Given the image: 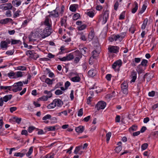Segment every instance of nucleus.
Returning <instances> with one entry per match:
<instances>
[{"label": "nucleus", "instance_id": "1", "mask_svg": "<svg viewBox=\"0 0 158 158\" xmlns=\"http://www.w3.org/2000/svg\"><path fill=\"white\" fill-rule=\"evenodd\" d=\"M41 32L42 29L40 28H37L34 32H32L29 36V41H35V40L34 38L41 37Z\"/></svg>", "mask_w": 158, "mask_h": 158}, {"label": "nucleus", "instance_id": "2", "mask_svg": "<svg viewBox=\"0 0 158 158\" xmlns=\"http://www.w3.org/2000/svg\"><path fill=\"white\" fill-rule=\"evenodd\" d=\"M52 29L49 27H47L45 29L42 31L41 35V38H44L46 37L49 36L51 33Z\"/></svg>", "mask_w": 158, "mask_h": 158}, {"label": "nucleus", "instance_id": "3", "mask_svg": "<svg viewBox=\"0 0 158 158\" xmlns=\"http://www.w3.org/2000/svg\"><path fill=\"white\" fill-rule=\"evenodd\" d=\"M23 85V83L21 81H19L14 83L13 85V92H16L20 91L22 89V87Z\"/></svg>", "mask_w": 158, "mask_h": 158}, {"label": "nucleus", "instance_id": "4", "mask_svg": "<svg viewBox=\"0 0 158 158\" xmlns=\"http://www.w3.org/2000/svg\"><path fill=\"white\" fill-rule=\"evenodd\" d=\"M10 40L9 39H6L5 40H2L1 41L0 44V47L1 48L6 50L8 47V45L10 43Z\"/></svg>", "mask_w": 158, "mask_h": 158}, {"label": "nucleus", "instance_id": "5", "mask_svg": "<svg viewBox=\"0 0 158 158\" xmlns=\"http://www.w3.org/2000/svg\"><path fill=\"white\" fill-rule=\"evenodd\" d=\"M12 97V95L11 94L6 95L3 98H0V106H3V102H6L8 101L11 99Z\"/></svg>", "mask_w": 158, "mask_h": 158}, {"label": "nucleus", "instance_id": "6", "mask_svg": "<svg viewBox=\"0 0 158 158\" xmlns=\"http://www.w3.org/2000/svg\"><path fill=\"white\" fill-rule=\"evenodd\" d=\"M13 7L11 3H6L0 5V9L2 10H11Z\"/></svg>", "mask_w": 158, "mask_h": 158}, {"label": "nucleus", "instance_id": "7", "mask_svg": "<svg viewBox=\"0 0 158 158\" xmlns=\"http://www.w3.org/2000/svg\"><path fill=\"white\" fill-rule=\"evenodd\" d=\"M27 55H29L30 57L35 60H36L39 57V55L35 53L33 50H28L26 52Z\"/></svg>", "mask_w": 158, "mask_h": 158}, {"label": "nucleus", "instance_id": "8", "mask_svg": "<svg viewBox=\"0 0 158 158\" xmlns=\"http://www.w3.org/2000/svg\"><path fill=\"white\" fill-rule=\"evenodd\" d=\"M122 62L120 60L115 62L112 65V68L115 70L118 71L119 69L122 65Z\"/></svg>", "mask_w": 158, "mask_h": 158}, {"label": "nucleus", "instance_id": "9", "mask_svg": "<svg viewBox=\"0 0 158 158\" xmlns=\"http://www.w3.org/2000/svg\"><path fill=\"white\" fill-rule=\"evenodd\" d=\"M106 103L103 101H101L99 102L97 104L95 108L98 110H99L100 109H103L106 106Z\"/></svg>", "mask_w": 158, "mask_h": 158}, {"label": "nucleus", "instance_id": "10", "mask_svg": "<svg viewBox=\"0 0 158 158\" xmlns=\"http://www.w3.org/2000/svg\"><path fill=\"white\" fill-rule=\"evenodd\" d=\"M76 24L78 26L77 28L78 30L80 31L85 29L87 27V25L86 24H83L82 22L80 21H77Z\"/></svg>", "mask_w": 158, "mask_h": 158}, {"label": "nucleus", "instance_id": "11", "mask_svg": "<svg viewBox=\"0 0 158 158\" xmlns=\"http://www.w3.org/2000/svg\"><path fill=\"white\" fill-rule=\"evenodd\" d=\"M33 151V147H31L29 149V151L27 152L26 153L27 151L26 149H24L22 150L21 153L22 154V155L23 156L25 154H26V156L28 157L31 155Z\"/></svg>", "mask_w": 158, "mask_h": 158}, {"label": "nucleus", "instance_id": "12", "mask_svg": "<svg viewBox=\"0 0 158 158\" xmlns=\"http://www.w3.org/2000/svg\"><path fill=\"white\" fill-rule=\"evenodd\" d=\"M121 88L123 94H127L128 92V84L127 82H124L121 85Z\"/></svg>", "mask_w": 158, "mask_h": 158}, {"label": "nucleus", "instance_id": "13", "mask_svg": "<svg viewBox=\"0 0 158 158\" xmlns=\"http://www.w3.org/2000/svg\"><path fill=\"white\" fill-rule=\"evenodd\" d=\"M109 51L112 53H117L118 52L119 47L117 46H110L108 48Z\"/></svg>", "mask_w": 158, "mask_h": 158}, {"label": "nucleus", "instance_id": "14", "mask_svg": "<svg viewBox=\"0 0 158 158\" xmlns=\"http://www.w3.org/2000/svg\"><path fill=\"white\" fill-rule=\"evenodd\" d=\"M58 8L56 7V9L51 12H48L49 15L48 16L50 17H53L54 18H57L59 17V14L58 12L57 11Z\"/></svg>", "mask_w": 158, "mask_h": 158}, {"label": "nucleus", "instance_id": "15", "mask_svg": "<svg viewBox=\"0 0 158 158\" xmlns=\"http://www.w3.org/2000/svg\"><path fill=\"white\" fill-rule=\"evenodd\" d=\"M50 18L48 15L46 17L44 22V24L45 25L47 26V27H49L51 28L52 22Z\"/></svg>", "mask_w": 158, "mask_h": 158}, {"label": "nucleus", "instance_id": "16", "mask_svg": "<svg viewBox=\"0 0 158 158\" xmlns=\"http://www.w3.org/2000/svg\"><path fill=\"white\" fill-rule=\"evenodd\" d=\"M67 17L64 16L63 18L61 19L60 24L61 26H64L65 27L67 24Z\"/></svg>", "mask_w": 158, "mask_h": 158}, {"label": "nucleus", "instance_id": "17", "mask_svg": "<svg viewBox=\"0 0 158 158\" xmlns=\"http://www.w3.org/2000/svg\"><path fill=\"white\" fill-rule=\"evenodd\" d=\"M109 17V13L107 11H106L104 12V15L103 16L102 23L103 24H105L107 22V19Z\"/></svg>", "mask_w": 158, "mask_h": 158}, {"label": "nucleus", "instance_id": "18", "mask_svg": "<svg viewBox=\"0 0 158 158\" xmlns=\"http://www.w3.org/2000/svg\"><path fill=\"white\" fill-rule=\"evenodd\" d=\"M75 53L77 54L78 56V57H76L74 59V62L75 63H77L79 61L80 59L82 57V56L81 53L79 52L76 51L75 52Z\"/></svg>", "mask_w": 158, "mask_h": 158}, {"label": "nucleus", "instance_id": "19", "mask_svg": "<svg viewBox=\"0 0 158 158\" xmlns=\"http://www.w3.org/2000/svg\"><path fill=\"white\" fill-rule=\"evenodd\" d=\"M137 73L134 71H133L131 73V79L130 81L131 83L134 82L136 79Z\"/></svg>", "mask_w": 158, "mask_h": 158}, {"label": "nucleus", "instance_id": "20", "mask_svg": "<svg viewBox=\"0 0 158 158\" xmlns=\"http://www.w3.org/2000/svg\"><path fill=\"white\" fill-rule=\"evenodd\" d=\"M99 53V51H97L96 50L93 51L92 52V56L90 58V59H92L96 58L98 56Z\"/></svg>", "mask_w": 158, "mask_h": 158}, {"label": "nucleus", "instance_id": "21", "mask_svg": "<svg viewBox=\"0 0 158 158\" xmlns=\"http://www.w3.org/2000/svg\"><path fill=\"white\" fill-rule=\"evenodd\" d=\"M123 37H124L122 35H116L114 36L113 38L115 41L118 40L120 42L122 40Z\"/></svg>", "mask_w": 158, "mask_h": 158}, {"label": "nucleus", "instance_id": "22", "mask_svg": "<svg viewBox=\"0 0 158 158\" xmlns=\"http://www.w3.org/2000/svg\"><path fill=\"white\" fill-rule=\"evenodd\" d=\"M56 106L58 107L61 106L63 104L62 102L59 99H55L54 100Z\"/></svg>", "mask_w": 158, "mask_h": 158}, {"label": "nucleus", "instance_id": "23", "mask_svg": "<svg viewBox=\"0 0 158 158\" xmlns=\"http://www.w3.org/2000/svg\"><path fill=\"white\" fill-rule=\"evenodd\" d=\"M12 3L14 6L18 7L21 4V1L20 0H13Z\"/></svg>", "mask_w": 158, "mask_h": 158}, {"label": "nucleus", "instance_id": "24", "mask_svg": "<svg viewBox=\"0 0 158 158\" xmlns=\"http://www.w3.org/2000/svg\"><path fill=\"white\" fill-rule=\"evenodd\" d=\"M78 5L74 4L70 6L69 9L72 12H75L77 10V9L78 8Z\"/></svg>", "mask_w": 158, "mask_h": 158}, {"label": "nucleus", "instance_id": "25", "mask_svg": "<svg viewBox=\"0 0 158 158\" xmlns=\"http://www.w3.org/2000/svg\"><path fill=\"white\" fill-rule=\"evenodd\" d=\"M97 73L96 70L94 69H91L89 71L88 74L89 75L90 77H93Z\"/></svg>", "mask_w": 158, "mask_h": 158}, {"label": "nucleus", "instance_id": "26", "mask_svg": "<svg viewBox=\"0 0 158 158\" xmlns=\"http://www.w3.org/2000/svg\"><path fill=\"white\" fill-rule=\"evenodd\" d=\"M84 130V127L82 126H80L76 128V131L79 133H82Z\"/></svg>", "mask_w": 158, "mask_h": 158}, {"label": "nucleus", "instance_id": "27", "mask_svg": "<svg viewBox=\"0 0 158 158\" xmlns=\"http://www.w3.org/2000/svg\"><path fill=\"white\" fill-rule=\"evenodd\" d=\"M94 32L92 31H91L90 33H89L88 37V40L90 41H91L94 38Z\"/></svg>", "mask_w": 158, "mask_h": 158}, {"label": "nucleus", "instance_id": "28", "mask_svg": "<svg viewBox=\"0 0 158 158\" xmlns=\"http://www.w3.org/2000/svg\"><path fill=\"white\" fill-rule=\"evenodd\" d=\"M15 76L14 77V78L21 77L23 76L24 73L21 71H17L15 72Z\"/></svg>", "mask_w": 158, "mask_h": 158}, {"label": "nucleus", "instance_id": "29", "mask_svg": "<svg viewBox=\"0 0 158 158\" xmlns=\"http://www.w3.org/2000/svg\"><path fill=\"white\" fill-rule=\"evenodd\" d=\"M115 92L114 91H113L111 94H107L105 98L107 99H110L114 97L115 96Z\"/></svg>", "mask_w": 158, "mask_h": 158}, {"label": "nucleus", "instance_id": "30", "mask_svg": "<svg viewBox=\"0 0 158 158\" xmlns=\"http://www.w3.org/2000/svg\"><path fill=\"white\" fill-rule=\"evenodd\" d=\"M56 106V104H55V102L53 100L52 103L47 106V107L48 109H50L54 108Z\"/></svg>", "mask_w": 158, "mask_h": 158}, {"label": "nucleus", "instance_id": "31", "mask_svg": "<svg viewBox=\"0 0 158 158\" xmlns=\"http://www.w3.org/2000/svg\"><path fill=\"white\" fill-rule=\"evenodd\" d=\"M52 90L50 91H48L47 90H45L44 91V93L45 94H47L46 96L48 98H50L52 96Z\"/></svg>", "mask_w": 158, "mask_h": 158}, {"label": "nucleus", "instance_id": "32", "mask_svg": "<svg viewBox=\"0 0 158 158\" xmlns=\"http://www.w3.org/2000/svg\"><path fill=\"white\" fill-rule=\"evenodd\" d=\"M134 3L135 5V7L132 10L131 12L132 13H135L137 11L138 7V4L136 2H135Z\"/></svg>", "mask_w": 158, "mask_h": 158}, {"label": "nucleus", "instance_id": "33", "mask_svg": "<svg viewBox=\"0 0 158 158\" xmlns=\"http://www.w3.org/2000/svg\"><path fill=\"white\" fill-rule=\"evenodd\" d=\"M66 58L67 61L73 59L74 56L73 55L71 54L70 53L65 56Z\"/></svg>", "mask_w": 158, "mask_h": 158}, {"label": "nucleus", "instance_id": "34", "mask_svg": "<svg viewBox=\"0 0 158 158\" xmlns=\"http://www.w3.org/2000/svg\"><path fill=\"white\" fill-rule=\"evenodd\" d=\"M80 78L78 76H76L75 77H72L71 79V80L73 82H78L80 81Z\"/></svg>", "mask_w": 158, "mask_h": 158}, {"label": "nucleus", "instance_id": "35", "mask_svg": "<svg viewBox=\"0 0 158 158\" xmlns=\"http://www.w3.org/2000/svg\"><path fill=\"white\" fill-rule=\"evenodd\" d=\"M55 126H49L46 127L44 129L49 131H54L55 130Z\"/></svg>", "mask_w": 158, "mask_h": 158}, {"label": "nucleus", "instance_id": "36", "mask_svg": "<svg viewBox=\"0 0 158 158\" xmlns=\"http://www.w3.org/2000/svg\"><path fill=\"white\" fill-rule=\"evenodd\" d=\"M148 19H144V20L143 21V23L141 26V29H142L144 30L145 28V27L148 23Z\"/></svg>", "mask_w": 158, "mask_h": 158}, {"label": "nucleus", "instance_id": "37", "mask_svg": "<svg viewBox=\"0 0 158 158\" xmlns=\"http://www.w3.org/2000/svg\"><path fill=\"white\" fill-rule=\"evenodd\" d=\"M57 114L58 116H61L62 114H63L66 116L68 115V112L67 110H64L61 112L58 113Z\"/></svg>", "mask_w": 158, "mask_h": 158}, {"label": "nucleus", "instance_id": "38", "mask_svg": "<svg viewBox=\"0 0 158 158\" xmlns=\"http://www.w3.org/2000/svg\"><path fill=\"white\" fill-rule=\"evenodd\" d=\"M136 30V28L135 27L134 25H132L131 26V27L129 29V31L132 34H133L135 32Z\"/></svg>", "mask_w": 158, "mask_h": 158}, {"label": "nucleus", "instance_id": "39", "mask_svg": "<svg viewBox=\"0 0 158 158\" xmlns=\"http://www.w3.org/2000/svg\"><path fill=\"white\" fill-rule=\"evenodd\" d=\"M64 7L63 5H62L61 6L60 10L59 13V15H60L62 16L64 12Z\"/></svg>", "mask_w": 158, "mask_h": 158}, {"label": "nucleus", "instance_id": "40", "mask_svg": "<svg viewBox=\"0 0 158 158\" xmlns=\"http://www.w3.org/2000/svg\"><path fill=\"white\" fill-rule=\"evenodd\" d=\"M21 41L19 40H16L11 39V44H21Z\"/></svg>", "mask_w": 158, "mask_h": 158}, {"label": "nucleus", "instance_id": "41", "mask_svg": "<svg viewBox=\"0 0 158 158\" xmlns=\"http://www.w3.org/2000/svg\"><path fill=\"white\" fill-rule=\"evenodd\" d=\"M54 154L52 153V155L51 154H48L44 157H41L40 158H53Z\"/></svg>", "mask_w": 158, "mask_h": 158}, {"label": "nucleus", "instance_id": "42", "mask_svg": "<svg viewBox=\"0 0 158 158\" xmlns=\"http://www.w3.org/2000/svg\"><path fill=\"white\" fill-rule=\"evenodd\" d=\"M148 63V61L145 59H143L140 65L146 66L147 65V64Z\"/></svg>", "mask_w": 158, "mask_h": 158}, {"label": "nucleus", "instance_id": "43", "mask_svg": "<svg viewBox=\"0 0 158 158\" xmlns=\"http://www.w3.org/2000/svg\"><path fill=\"white\" fill-rule=\"evenodd\" d=\"M11 19L10 18H6L0 21V23L2 24H6L7 23L9 20H10Z\"/></svg>", "mask_w": 158, "mask_h": 158}, {"label": "nucleus", "instance_id": "44", "mask_svg": "<svg viewBox=\"0 0 158 158\" xmlns=\"http://www.w3.org/2000/svg\"><path fill=\"white\" fill-rule=\"evenodd\" d=\"M45 82L48 84L50 85L52 83V80L49 78H47L45 80Z\"/></svg>", "mask_w": 158, "mask_h": 158}, {"label": "nucleus", "instance_id": "45", "mask_svg": "<svg viewBox=\"0 0 158 158\" xmlns=\"http://www.w3.org/2000/svg\"><path fill=\"white\" fill-rule=\"evenodd\" d=\"M21 12V11L19 10H18L14 13V17L15 18H17L19 16V13Z\"/></svg>", "mask_w": 158, "mask_h": 158}, {"label": "nucleus", "instance_id": "46", "mask_svg": "<svg viewBox=\"0 0 158 158\" xmlns=\"http://www.w3.org/2000/svg\"><path fill=\"white\" fill-rule=\"evenodd\" d=\"M111 135V133L110 132H108V133L106 134V141L107 143H108L109 141Z\"/></svg>", "mask_w": 158, "mask_h": 158}, {"label": "nucleus", "instance_id": "47", "mask_svg": "<svg viewBox=\"0 0 158 158\" xmlns=\"http://www.w3.org/2000/svg\"><path fill=\"white\" fill-rule=\"evenodd\" d=\"M80 16V15L78 13H77L76 14H74L73 15V19L75 20H77L78 18H79Z\"/></svg>", "mask_w": 158, "mask_h": 158}, {"label": "nucleus", "instance_id": "48", "mask_svg": "<svg viewBox=\"0 0 158 158\" xmlns=\"http://www.w3.org/2000/svg\"><path fill=\"white\" fill-rule=\"evenodd\" d=\"M17 69L18 70L24 71L26 70V68L23 66H19L17 67Z\"/></svg>", "mask_w": 158, "mask_h": 158}, {"label": "nucleus", "instance_id": "49", "mask_svg": "<svg viewBox=\"0 0 158 158\" xmlns=\"http://www.w3.org/2000/svg\"><path fill=\"white\" fill-rule=\"evenodd\" d=\"M48 98L46 96H43L39 98V99L43 101H47Z\"/></svg>", "mask_w": 158, "mask_h": 158}, {"label": "nucleus", "instance_id": "50", "mask_svg": "<svg viewBox=\"0 0 158 158\" xmlns=\"http://www.w3.org/2000/svg\"><path fill=\"white\" fill-rule=\"evenodd\" d=\"M82 147L81 146H79L77 147L75 149L74 151V153L75 154H77L78 152L80 150V149Z\"/></svg>", "mask_w": 158, "mask_h": 158}, {"label": "nucleus", "instance_id": "51", "mask_svg": "<svg viewBox=\"0 0 158 158\" xmlns=\"http://www.w3.org/2000/svg\"><path fill=\"white\" fill-rule=\"evenodd\" d=\"M137 130V126L136 125H133L131 127L129 128V130L130 131H136Z\"/></svg>", "mask_w": 158, "mask_h": 158}, {"label": "nucleus", "instance_id": "52", "mask_svg": "<svg viewBox=\"0 0 158 158\" xmlns=\"http://www.w3.org/2000/svg\"><path fill=\"white\" fill-rule=\"evenodd\" d=\"M122 149V147L121 146H118L116 147L115 150V152L117 153L119 152Z\"/></svg>", "mask_w": 158, "mask_h": 158}, {"label": "nucleus", "instance_id": "53", "mask_svg": "<svg viewBox=\"0 0 158 158\" xmlns=\"http://www.w3.org/2000/svg\"><path fill=\"white\" fill-rule=\"evenodd\" d=\"M148 144L147 143H144L141 146V149L143 150H145L148 147Z\"/></svg>", "mask_w": 158, "mask_h": 158}, {"label": "nucleus", "instance_id": "54", "mask_svg": "<svg viewBox=\"0 0 158 158\" xmlns=\"http://www.w3.org/2000/svg\"><path fill=\"white\" fill-rule=\"evenodd\" d=\"M51 117V116L50 115L47 114L42 119L43 120H46L48 119H50Z\"/></svg>", "mask_w": 158, "mask_h": 158}, {"label": "nucleus", "instance_id": "55", "mask_svg": "<svg viewBox=\"0 0 158 158\" xmlns=\"http://www.w3.org/2000/svg\"><path fill=\"white\" fill-rule=\"evenodd\" d=\"M63 92L60 89H57L55 92V94L56 95H59L63 94Z\"/></svg>", "mask_w": 158, "mask_h": 158}, {"label": "nucleus", "instance_id": "56", "mask_svg": "<svg viewBox=\"0 0 158 158\" xmlns=\"http://www.w3.org/2000/svg\"><path fill=\"white\" fill-rule=\"evenodd\" d=\"M125 12L123 11L122 13L120 14L119 19H124L125 17Z\"/></svg>", "mask_w": 158, "mask_h": 158}, {"label": "nucleus", "instance_id": "57", "mask_svg": "<svg viewBox=\"0 0 158 158\" xmlns=\"http://www.w3.org/2000/svg\"><path fill=\"white\" fill-rule=\"evenodd\" d=\"M87 15L90 17H93L94 15V13L92 11H89L87 12Z\"/></svg>", "mask_w": 158, "mask_h": 158}, {"label": "nucleus", "instance_id": "58", "mask_svg": "<svg viewBox=\"0 0 158 158\" xmlns=\"http://www.w3.org/2000/svg\"><path fill=\"white\" fill-rule=\"evenodd\" d=\"M118 5L119 3L118 1H117L114 5V9L115 10H117Z\"/></svg>", "mask_w": 158, "mask_h": 158}, {"label": "nucleus", "instance_id": "59", "mask_svg": "<svg viewBox=\"0 0 158 158\" xmlns=\"http://www.w3.org/2000/svg\"><path fill=\"white\" fill-rule=\"evenodd\" d=\"M14 156H19L21 157H22L23 156L21 152L15 153L14 155Z\"/></svg>", "mask_w": 158, "mask_h": 158}, {"label": "nucleus", "instance_id": "60", "mask_svg": "<svg viewBox=\"0 0 158 158\" xmlns=\"http://www.w3.org/2000/svg\"><path fill=\"white\" fill-rule=\"evenodd\" d=\"M83 114V109H80L78 112L77 115L79 116H81Z\"/></svg>", "mask_w": 158, "mask_h": 158}, {"label": "nucleus", "instance_id": "61", "mask_svg": "<svg viewBox=\"0 0 158 158\" xmlns=\"http://www.w3.org/2000/svg\"><path fill=\"white\" fill-rule=\"evenodd\" d=\"M140 64H139L137 68V71L139 73H141L143 72V70L140 68Z\"/></svg>", "mask_w": 158, "mask_h": 158}, {"label": "nucleus", "instance_id": "62", "mask_svg": "<svg viewBox=\"0 0 158 158\" xmlns=\"http://www.w3.org/2000/svg\"><path fill=\"white\" fill-rule=\"evenodd\" d=\"M147 8V6L145 5H143L142 8L141 10H140V13H143Z\"/></svg>", "mask_w": 158, "mask_h": 158}, {"label": "nucleus", "instance_id": "63", "mask_svg": "<svg viewBox=\"0 0 158 158\" xmlns=\"http://www.w3.org/2000/svg\"><path fill=\"white\" fill-rule=\"evenodd\" d=\"M6 15L8 17H10L11 16V12L10 10H7L6 13Z\"/></svg>", "mask_w": 158, "mask_h": 158}, {"label": "nucleus", "instance_id": "64", "mask_svg": "<svg viewBox=\"0 0 158 158\" xmlns=\"http://www.w3.org/2000/svg\"><path fill=\"white\" fill-rule=\"evenodd\" d=\"M28 22V21L27 20H24L22 23L21 26L22 27H25L27 25Z\"/></svg>", "mask_w": 158, "mask_h": 158}]
</instances>
